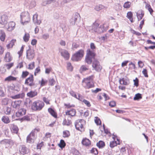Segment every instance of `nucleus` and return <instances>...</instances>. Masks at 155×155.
Segmentation results:
<instances>
[{
  "label": "nucleus",
  "mask_w": 155,
  "mask_h": 155,
  "mask_svg": "<svg viewBox=\"0 0 155 155\" xmlns=\"http://www.w3.org/2000/svg\"><path fill=\"white\" fill-rule=\"evenodd\" d=\"M99 25V24L98 23L96 22L94 23L91 27L92 31L96 32Z\"/></svg>",
  "instance_id": "obj_29"
},
{
  "label": "nucleus",
  "mask_w": 155,
  "mask_h": 155,
  "mask_svg": "<svg viewBox=\"0 0 155 155\" xmlns=\"http://www.w3.org/2000/svg\"><path fill=\"white\" fill-rule=\"evenodd\" d=\"M146 8L148 10L150 14H151L152 12H153V9L151 8L150 5L148 4H147L146 5Z\"/></svg>",
  "instance_id": "obj_52"
},
{
  "label": "nucleus",
  "mask_w": 155,
  "mask_h": 155,
  "mask_svg": "<svg viewBox=\"0 0 155 155\" xmlns=\"http://www.w3.org/2000/svg\"><path fill=\"white\" fill-rule=\"evenodd\" d=\"M30 35L28 33H25L23 37V40L25 42H28L29 39Z\"/></svg>",
  "instance_id": "obj_41"
},
{
  "label": "nucleus",
  "mask_w": 155,
  "mask_h": 155,
  "mask_svg": "<svg viewBox=\"0 0 155 155\" xmlns=\"http://www.w3.org/2000/svg\"><path fill=\"white\" fill-rule=\"evenodd\" d=\"M76 112L75 110L73 109L66 112L65 115L68 116V117H71L74 116L76 114Z\"/></svg>",
  "instance_id": "obj_16"
},
{
  "label": "nucleus",
  "mask_w": 155,
  "mask_h": 155,
  "mask_svg": "<svg viewBox=\"0 0 155 155\" xmlns=\"http://www.w3.org/2000/svg\"><path fill=\"white\" fill-rule=\"evenodd\" d=\"M28 68L29 69H32L35 67V63L34 62H32L31 64H29L28 65Z\"/></svg>",
  "instance_id": "obj_61"
},
{
  "label": "nucleus",
  "mask_w": 155,
  "mask_h": 155,
  "mask_svg": "<svg viewBox=\"0 0 155 155\" xmlns=\"http://www.w3.org/2000/svg\"><path fill=\"white\" fill-rule=\"evenodd\" d=\"M92 66L93 68L97 71H100L102 69V67L100 65L99 61L96 59L94 60Z\"/></svg>",
  "instance_id": "obj_11"
},
{
  "label": "nucleus",
  "mask_w": 155,
  "mask_h": 155,
  "mask_svg": "<svg viewBox=\"0 0 155 155\" xmlns=\"http://www.w3.org/2000/svg\"><path fill=\"white\" fill-rule=\"evenodd\" d=\"M73 18L74 20L75 21H76L78 18L80 19V16L79 14L78 13H75L74 16L73 17Z\"/></svg>",
  "instance_id": "obj_46"
},
{
  "label": "nucleus",
  "mask_w": 155,
  "mask_h": 155,
  "mask_svg": "<svg viewBox=\"0 0 155 155\" xmlns=\"http://www.w3.org/2000/svg\"><path fill=\"white\" fill-rule=\"evenodd\" d=\"M6 35L4 30H0V39L2 41H4Z\"/></svg>",
  "instance_id": "obj_25"
},
{
  "label": "nucleus",
  "mask_w": 155,
  "mask_h": 155,
  "mask_svg": "<svg viewBox=\"0 0 155 155\" xmlns=\"http://www.w3.org/2000/svg\"><path fill=\"white\" fill-rule=\"evenodd\" d=\"M33 75L32 74L26 79L25 84L30 86H32L35 85V83L34 82Z\"/></svg>",
  "instance_id": "obj_8"
},
{
  "label": "nucleus",
  "mask_w": 155,
  "mask_h": 155,
  "mask_svg": "<svg viewBox=\"0 0 155 155\" xmlns=\"http://www.w3.org/2000/svg\"><path fill=\"white\" fill-rule=\"evenodd\" d=\"M15 23L13 21L9 22L7 26L6 27L7 30L9 31H11L13 30L15 28Z\"/></svg>",
  "instance_id": "obj_13"
},
{
  "label": "nucleus",
  "mask_w": 155,
  "mask_h": 155,
  "mask_svg": "<svg viewBox=\"0 0 155 155\" xmlns=\"http://www.w3.org/2000/svg\"><path fill=\"white\" fill-rule=\"evenodd\" d=\"M88 69V66L87 65H83L80 68V71L81 73H82Z\"/></svg>",
  "instance_id": "obj_34"
},
{
  "label": "nucleus",
  "mask_w": 155,
  "mask_h": 155,
  "mask_svg": "<svg viewBox=\"0 0 155 155\" xmlns=\"http://www.w3.org/2000/svg\"><path fill=\"white\" fill-rule=\"evenodd\" d=\"M97 146L99 148H102L105 146L104 143L102 141H100L97 143Z\"/></svg>",
  "instance_id": "obj_39"
},
{
  "label": "nucleus",
  "mask_w": 155,
  "mask_h": 155,
  "mask_svg": "<svg viewBox=\"0 0 155 155\" xmlns=\"http://www.w3.org/2000/svg\"><path fill=\"white\" fill-rule=\"evenodd\" d=\"M16 78L12 76H9L6 78L5 79V81H15L16 80Z\"/></svg>",
  "instance_id": "obj_38"
},
{
  "label": "nucleus",
  "mask_w": 155,
  "mask_h": 155,
  "mask_svg": "<svg viewBox=\"0 0 155 155\" xmlns=\"http://www.w3.org/2000/svg\"><path fill=\"white\" fill-rule=\"evenodd\" d=\"M93 75H91L84 79L82 82L83 85L85 88L89 89L94 87V83L93 82Z\"/></svg>",
  "instance_id": "obj_1"
},
{
  "label": "nucleus",
  "mask_w": 155,
  "mask_h": 155,
  "mask_svg": "<svg viewBox=\"0 0 155 155\" xmlns=\"http://www.w3.org/2000/svg\"><path fill=\"white\" fill-rule=\"evenodd\" d=\"M36 5V2L35 1H33L30 3V6L31 8L35 7Z\"/></svg>",
  "instance_id": "obj_62"
},
{
  "label": "nucleus",
  "mask_w": 155,
  "mask_h": 155,
  "mask_svg": "<svg viewBox=\"0 0 155 155\" xmlns=\"http://www.w3.org/2000/svg\"><path fill=\"white\" fill-rule=\"evenodd\" d=\"M21 101H15L12 102V106L15 108H18L20 107Z\"/></svg>",
  "instance_id": "obj_21"
},
{
  "label": "nucleus",
  "mask_w": 155,
  "mask_h": 155,
  "mask_svg": "<svg viewBox=\"0 0 155 155\" xmlns=\"http://www.w3.org/2000/svg\"><path fill=\"white\" fill-rule=\"evenodd\" d=\"M119 82L120 84L124 85H126L129 83V81L127 77L120 79Z\"/></svg>",
  "instance_id": "obj_19"
},
{
  "label": "nucleus",
  "mask_w": 155,
  "mask_h": 155,
  "mask_svg": "<svg viewBox=\"0 0 155 155\" xmlns=\"http://www.w3.org/2000/svg\"><path fill=\"white\" fill-rule=\"evenodd\" d=\"M2 120L4 123L7 124L9 123L10 120L7 116H3L2 118Z\"/></svg>",
  "instance_id": "obj_28"
},
{
  "label": "nucleus",
  "mask_w": 155,
  "mask_h": 155,
  "mask_svg": "<svg viewBox=\"0 0 155 155\" xmlns=\"http://www.w3.org/2000/svg\"><path fill=\"white\" fill-rule=\"evenodd\" d=\"M48 111L51 114V115L54 117H57V114L54 110L51 108L48 109Z\"/></svg>",
  "instance_id": "obj_37"
},
{
  "label": "nucleus",
  "mask_w": 155,
  "mask_h": 155,
  "mask_svg": "<svg viewBox=\"0 0 155 155\" xmlns=\"http://www.w3.org/2000/svg\"><path fill=\"white\" fill-rule=\"evenodd\" d=\"M70 135L68 131L65 130L63 132V137H68Z\"/></svg>",
  "instance_id": "obj_50"
},
{
  "label": "nucleus",
  "mask_w": 155,
  "mask_h": 155,
  "mask_svg": "<svg viewBox=\"0 0 155 155\" xmlns=\"http://www.w3.org/2000/svg\"><path fill=\"white\" fill-rule=\"evenodd\" d=\"M85 121L83 119L77 120L75 123V125L76 129L81 131L83 129V126L85 123Z\"/></svg>",
  "instance_id": "obj_6"
},
{
  "label": "nucleus",
  "mask_w": 155,
  "mask_h": 155,
  "mask_svg": "<svg viewBox=\"0 0 155 155\" xmlns=\"http://www.w3.org/2000/svg\"><path fill=\"white\" fill-rule=\"evenodd\" d=\"M59 146L61 148L64 147L65 146V143L64 140H60V143Z\"/></svg>",
  "instance_id": "obj_45"
},
{
  "label": "nucleus",
  "mask_w": 155,
  "mask_h": 155,
  "mask_svg": "<svg viewBox=\"0 0 155 155\" xmlns=\"http://www.w3.org/2000/svg\"><path fill=\"white\" fill-rule=\"evenodd\" d=\"M19 150L20 153L22 154H26L29 152V150L24 145L21 146Z\"/></svg>",
  "instance_id": "obj_15"
},
{
  "label": "nucleus",
  "mask_w": 155,
  "mask_h": 155,
  "mask_svg": "<svg viewBox=\"0 0 155 155\" xmlns=\"http://www.w3.org/2000/svg\"><path fill=\"white\" fill-rule=\"evenodd\" d=\"M95 53L93 51H91L90 49H87V54L85 57V61L86 63L88 64H91L92 60L95 59Z\"/></svg>",
  "instance_id": "obj_2"
},
{
  "label": "nucleus",
  "mask_w": 155,
  "mask_h": 155,
  "mask_svg": "<svg viewBox=\"0 0 155 155\" xmlns=\"http://www.w3.org/2000/svg\"><path fill=\"white\" fill-rule=\"evenodd\" d=\"M38 131V130L36 129L32 130L30 134L28 136L27 138V142L29 143H33L34 142L35 137V131Z\"/></svg>",
  "instance_id": "obj_7"
},
{
  "label": "nucleus",
  "mask_w": 155,
  "mask_h": 155,
  "mask_svg": "<svg viewBox=\"0 0 155 155\" xmlns=\"http://www.w3.org/2000/svg\"><path fill=\"white\" fill-rule=\"evenodd\" d=\"M5 95V94L3 90L2 87H0V96L4 97Z\"/></svg>",
  "instance_id": "obj_57"
},
{
  "label": "nucleus",
  "mask_w": 155,
  "mask_h": 155,
  "mask_svg": "<svg viewBox=\"0 0 155 155\" xmlns=\"http://www.w3.org/2000/svg\"><path fill=\"white\" fill-rule=\"evenodd\" d=\"M38 15L37 14H35L33 15V22L35 24L39 25L41 23V21L40 20H38Z\"/></svg>",
  "instance_id": "obj_24"
},
{
  "label": "nucleus",
  "mask_w": 155,
  "mask_h": 155,
  "mask_svg": "<svg viewBox=\"0 0 155 155\" xmlns=\"http://www.w3.org/2000/svg\"><path fill=\"white\" fill-rule=\"evenodd\" d=\"M8 17L5 15H3L0 17V24L4 25H5L7 22Z\"/></svg>",
  "instance_id": "obj_14"
},
{
  "label": "nucleus",
  "mask_w": 155,
  "mask_h": 155,
  "mask_svg": "<svg viewBox=\"0 0 155 155\" xmlns=\"http://www.w3.org/2000/svg\"><path fill=\"white\" fill-rule=\"evenodd\" d=\"M105 8V7L102 5H98L95 6L94 9L97 11H99Z\"/></svg>",
  "instance_id": "obj_36"
},
{
  "label": "nucleus",
  "mask_w": 155,
  "mask_h": 155,
  "mask_svg": "<svg viewBox=\"0 0 155 155\" xmlns=\"http://www.w3.org/2000/svg\"><path fill=\"white\" fill-rule=\"evenodd\" d=\"M11 141L8 139H4L2 140L0 142V143L2 144H4L6 146L9 147L11 144Z\"/></svg>",
  "instance_id": "obj_27"
},
{
  "label": "nucleus",
  "mask_w": 155,
  "mask_h": 155,
  "mask_svg": "<svg viewBox=\"0 0 155 155\" xmlns=\"http://www.w3.org/2000/svg\"><path fill=\"white\" fill-rule=\"evenodd\" d=\"M29 73L27 71H24L22 72L21 75V77L22 78H25L29 74Z\"/></svg>",
  "instance_id": "obj_49"
},
{
  "label": "nucleus",
  "mask_w": 155,
  "mask_h": 155,
  "mask_svg": "<svg viewBox=\"0 0 155 155\" xmlns=\"http://www.w3.org/2000/svg\"><path fill=\"white\" fill-rule=\"evenodd\" d=\"M92 66L93 68L97 71H100L102 69V67L100 65L99 61L96 59L94 60Z\"/></svg>",
  "instance_id": "obj_10"
},
{
  "label": "nucleus",
  "mask_w": 155,
  "mask_h": 155,
  "mask_svg": "<svg viewBox=\"0 0 155 155\" xmlns=\"http://www.w3.org/2000/svg\"><path fill=\"white\" fill-rule=\"evenodd\" d=\"M16 40L15 39L12 40L10 43L7 45L6 47L8 48H12L14 45V43L15 42Z\"/></svg>",
  "instance_id": "obj_35"
},
{
  "label": "nucleus",
  "mask_w": 155,
  "mask_h": 155,
  "mask_svg": "<svg viewBox=\"0 0 155 155\" xmlns=\"http://www.w3.org/2000/svg\"><path fill=\"white\" fill-rule=\"evenodd\" d=\"M144 14V13L142 11H141L140 13V12L138 13H137V16L139 21L142 18Z\"/></svg>",
  "instance_id": "obj_40"
},
{
  "label": "nucleus",
  "mask_w": 155,
  "mask_h": 155,
  "mask_svg": "<svg viewBox=\"0 0 155 155\" xmlns=\"http://www.w3.org/2000/svg\"><path fill=\"white\" fill-rule=\"evenodd\" d=\"M11 101L10 99L8 98H4L2 99L1 104L2 105H6Z\"/></svg>",
  "instance_id": "obj_26"
},
{
  "label": "nucleus",
  "mask_w": 155,
  "mask_h": 155,
  "mask_svg": "<svg viewBox=\"0 0 155 155\" xmlns=\"http://www.w3.org/2000/svg\"><path fill=\"white\" fill-rule=\"evenodd\" d=\"M70 93L72 96L74 97H75L78 99L80 101H81V100L80 99V94H78V97H77L75 93L73 91H71L70 92Z\"/></svg>",
  "instance_id": "obj_42"
},
{
  "label": "nucleus",
  "mask_w": 155,
  "mask_h": 155,
  "mask_svg": "<svg viewBox=\"0 0 155 155\" xmlns=\"http://www.w3.org/2000/svg\"><path fill=\"white\" fill-rule=\"evenodd\" d=\"M59 52L61 55L66 60H68L69 57V54L68 52L64 49H59Z\"/></svg>",
  "instance_id": "obj_12"
},
{
  "label": "nucleus",
  "mask_w": 155,
  "mask_h": 155,
  "mask_svg": "<svg viewBox=\"0 0 155 155\" xmlns=\"http://www.w3.org/2000/svg\"><path fill=\"white\" fill-rule=\"evenodd\" d=\"M49 35L48 33L42 35V38L44 40H46L49 38Z\"/></svg>",
  "instance_id": "obj_58"
},
{
  "label": "nucleus",
  "mask_w": 155,
  "mask_h": 155,
  "mask_svg": "<svg viewBox=\"0 0 155 155\" xmlns=\"http://www.w3.org/2000/svg\"><path fill=\"white\" fill-rule=\"evenodd\" d=\"M88 107H90L91 106L90 102L85 99H84L82 101Z\"/></svg>",
  "instance_id": "obj_59"
},
{
  "label": "nucleus",
  "mask_w": 155,
  "mask_h": 155,
  "mask_svg": "<svg viewBox=\"0 0 155 155\" xmlns=\"http://www.w3.org/2000/svg\"><path fill=\"white\" fill-rule=\"evenodd\" d=\"M24 96V94L23 93L19 94L14 96H12L11 97L13 99H17L19 98H22Z\"/></svg>",
  "instance_id": "obj_33"
},
{
  "label": "nucleus",
  "mask_w": 155,
  "mask_h": 155,
  "mask_svg": "<svg viewBox=\"0 0 155 155\" xmlns=\"http://www.w3.org/2000/svg\"><path fill=\"white\" fill-rule=\"evenodd\" d=\"M131 3L129 2H126L124 5V7L125 8H129L130 7Z\"/></svg>",
  "instance_id": "obj_51"
},
{
  "label": "nucleus",
  "mask_w": 155,
  "mask_h": 155,
  "mask_svg": "<svg viewBox=\"0 0 155 155\" xmlns=\"http://www.w3.org/2000/svg\"><path fill=\"white\" fill-rule=\"evenodd\" d=\"M67 68L70 71H72L73 70L72 67L70 63H68L67 64Z\"/></svg>",
  "instance_id": "obj_56"
},
{
  "label": "nucleus",
  "mask_w": 155,
  "mask_h": 155,
  "mask_svg": "<svg viewBox=\"0 0 155 155\" xmlns=\"http://www.w3.org/2000/svg\"><path fill=\"white\" fill-rule=\"evenodd\" d=\"M142 72L145 77H148L147 71L146 69H143Z\"/></svg>",
  "instance_id": "obj_63"
},
{
  "label": "nucleus",
  "mask_w": 155,
  "mask_h": 155,
  "mask_svg": "<svg viewBox=\"0 0 155 155\" xmlns=\"http://www.w3.org/2000/svg\"><path fill=\"white\" fill-rule=\"evenodd\" d=\"M49 82L50 85L53 86L54 84L55 81L54 79L52 78L49 80Z\"/></svg>",
  "instance_id": "obj_64"
},
{
  "label": "nucleus",
  "mask_w": 155,
  "mask_h": 155,
  "mask_svg": "<svg viewBox=\"0 0 155 155\" xmlns=\"http://www.w3.org/2000/svg\"><path fill=\"white\" fill-rule=\"evenodd\" d=\"M71 122L70 120L65 119L64 120L63 122V124L64 125L68 126L69 125L71 124Z\"/></svg>",
  "instance_id": "obj_44"
},
{
  "label": "nucleus",
  "mask_w": 155,
  "mask_h": 155,
  "mask_svg": "<svg viewBox=\"0 0 155 155\" xmlns=\"http://www.w3.org/2000/svg\"><path fill=\"white\" fill-rule=\"evenodd\" d=\"M91 152L95 155H97L98 153L97 149L95 148H93L91 150Z\"/></svg>",
  "instance_id": "obj_60"
},
{
  "label": "nucleus",
  "mask_w": 155,
  "mask_h": 155,
  "mask_svg": "<svg viewBox=\"0 0 155 155\" xmlns=\"http://www.w3.org/2000/svg\"><path fill=\"white\" fill-rule=\"evenodd\" d=\"M84 54V51L83 50H79L72 56V59L74 61H79L83 57Z\"/></svg>",
  "instance_id": "obj_5"
},
{
  "label": "nucleus",
  "mask_w": 155,
  "mask_h": 155,
  "mask_svg": "<svg viewBox=\"0 0 155 155\" xmlns=\"http://www.w3.org/2000/svg\"><path fill=\"white\" fill-rule=\"evenodd\" d=\"M82 143L86 146H88L91 144L90 140L87 139L85 138L82 141Z\"/></svg>",
  "instance_id": "obj_31"
},
{
  "label": "nucleus",
  "mask_w": 155,
  "mask_h": 155,
  "mask_svg": "<svg viewBox=\"0 0 155 155\" xmlns=\"http://www.w3.org/2000/svg\"><path fill=\"white\" fill-rule=\"evenodd\" d=\"M11 108L10 107H6V110H5V113L7 115H9L11 114Z\"/></svg>",
  "instance_id": "obj_54"
},
{
  "label": "nucleus",
  "mask_w": 155,
  "mask_h": 155,
  "mask_svg": "<svg viewBox=\"0 0 155 155\" xmlns=\"http://www.w3.org/2000/svg\"><path fill=\"white\" fill-rule=\"evenodd\" d=\"M44 103L41 101H38L33 102L32 106V109L35 110H40L42 109Z\"/></svg>",
  "instance_id": "obj_4"
},
{
  "label": "nucleus",
  "mask_w": 155,
  "mask_h": 155,
  "mask_svg": "<svg viewBox=\"0 0 155 155\" xmlns=\"http://www.w3.org/2000/svg\"><path fill=\"white\" fill-rule=\"evenodd\" d=\"M35 56L34 51L33 49H29L26 51V58L29 60L32 59Z\"/></svg>",
  "instance_id": "obj_9"
},
{
  "label": "nucleus",
  "mask_w": 155,
  "mask_h": 155,
  "mask_svg": "<svg viewBox=\"0 0 155 155\" xmlns=\"http://www.w3.org/2000/svg\"><path fill=\"white\" fill-rule=\"evenodd\" d=\"M26 110L24 108H21L19 110L18 112L16 113V116L17 117H20L26 114Z\"/></svg>",
  "instance_id": "obj_18"
},
{
  "label": "nucleus",
  "mask_w": 155,
  "mask_h": 155,
  "mask_svg": "<svg viewBox=\"0 0 155 155\" xmlns=\"http://www.w3.org/2000/svg\"><path fill=\"white\" fill-rule=\"evenodd\" d=\"M37 93L36 91H31L27 94V96L30 97H33L36 96Z\"/></svg>",
  "instance_id": "obj_30"
},
{
  "label": "nucleus",
  "mask_w": 155,
  "mask_h": 155,
  "mask_svg": "<svg viewBox=\"0 0 155 155\" xmlns=\"http://www.w3.org/2000/svg\"><path fill=\"white\" fill-rule=\"evenodd\" d=\"M114 137H113V138L114 139V141L110 142V146L111 148H113L115 146H117V144H120V142L118 139H117V140L118 141L117 143L115 141V138L117 137V136L113 134Z\"/></svg>",
  "instance_id": "obj_17"
},
{
  "label": "nucleus",
  "mask_w": 155,
  "mask_h": 155,
  "mask_svg": "<svg viewBox=\"0 0 155 155\" xmlns=\"http://www.w3.org/2000/svg\"><path fill=\"white\" fill-rule=\"evenodd\" d=\"M47 80H44L43 78H42L41 81H39V83L40 84L41 86H43L45 85L47 83Z\"/></svg>",
  "instance_id": "obj_47"
},
{
  "label": "nucleus",
  "mask_w": 155,
  "mask_h": 155,
  "mask_svg": "<svg viewBox=\"0 0 155 155\" xmlns=\"http://www.w3.org/2000/svg\"><path fill=\"white\" fill-rule=\"evenodd\" d=\"M96 119H95V122L96 124L98 125H100L101 124V122L100 120L97 117H95Z\"/></svg>",
  "instance_id": "obj_53"
},
{
  "label": "nucleus",
  "mask_w": 155,
  "mask_h": 155,
  "mask_svg": "<svg viewBox=\"0 0 155 155\" xmlns=\"http://www.w3.org/2000/svg\"><path fill=\"white\" fill-rule=\"evenodd\" d=\"M14 65L13 63H11L6 64L5 65L6 68L7 69L9 70Z\"/></svg>",
  "instance_id": "obj_48"
},
{
  "label": "nucleus",
  "mask_w": 155,
  "mask_h": 155,
  "mask_svg": "<svg viewBox=\"0 0 155 155\" xmlns=\"http://www.w3.org/2000/svg\"><path fill=\"white\" fill-rule=\"evenodd\" d=\"M127 17L128 18L130 21L132 22H133V13L132 12H129L127 13Z\"/></svg>",
  "instance_id": "obj_32"
},
{
  "label": "nucleus",
  "mask_w": 155,
  "mask_h": 155,
  "mask_svg": "<svg viewBox=\"0 0 155 155\" xmlns=\"http://www.w3.org/2000/svg\"><path fill=\"white\" fill-rule=\"evenodd\" d=\"M21 23L23 25H26L29 22L30 20V18L29 13L27 12H22L20 15Z\"/></svg>",
  "instance_id": "obj_3"
},
{
  "label": "nucleus",
  "mask_w": 155,
  "mask_h": 155,
  "mask_svg": "<svg viewBox=\"0 0 155 155\" xmlns=\"http://www.w3.org/2000/svg\"><path fill=\"white\" fill-rule=\"evenodd\" d=\"M12 58L11 57L10 54L9 52H7L5 54L4 57V60L6 62H9L12 61Z\"/></svg>",
  "instance_id": "obj_22"
},
{
  "label": "nucleus",
  "mask_w": 155,
  "mask_h": 155,
  "mask_svg": "<svg viewBox=\"0 0 155 155\" xmlns=\"http://www.w3.org/2000/svg\"><path fill=\"white\" fill-rule=\"evenodd\" d=\"M10 126L12 132L14 133L17 134L18 131V127L14 124H10Z\"/></svg>",
  "instance_id": "obj_23"
},
{
  "label": "nucleus",
  "mask_w": 155,
  "mask_h": 155,
  "mask_svg": "<svg viewBox=\"0 0 155 155\" xmlns=\"http://www.w3.org/2000/svg\"><path fill=\"white\" fill-rule=\"evenodd\" d=\"M11 89L14 90L15 91H18L20 90V88L19 87L16 85L14 86V87H10Z\"/></svg>",
  "instance_id": "obj_55"
},
{
  "label": "nucleus",
  "mask_w": 155,
  "mask_h": 155,
  "mask_svg": "<svg viewBox=\"0 0 155 155\" xmlns=\"http://www.w3.org/2000/svg\"><path fill=\"white\" fill-rule=\"evenodd\" d=\"M107 30V28H105L104 25H101L100 27H98L96 32L98 33H101L106 31Z\"/></svg>",
  "instance_id": "obj_20"
},
{
  "label": "nucleus",
  "mask_w": 155,
  "mask_h": 155,
  "mask_svg": "<svg viewBox=\"0 0 155 155\" xmlns=\"http://www.w3.org/2000/svg\"><path fill=\"white\" fill-rule=\"evenodd\" d=\"M142 98L141 94L139 93H138L135 95V96L134 97V100H138L141 99Z\"/></svg>",
  "instance_id": "obj_43"
}]
</instances>
